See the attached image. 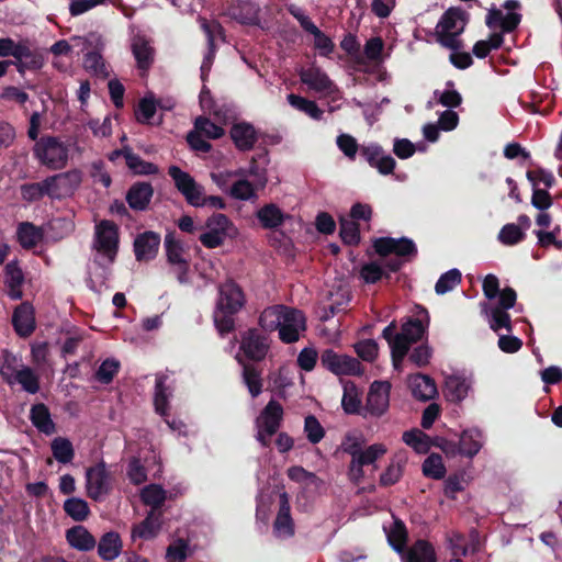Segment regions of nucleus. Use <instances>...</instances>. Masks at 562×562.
I'll list each match as a JSON object with an SVG mask.
<instances>
[{"label": "nucleus", "instance_id": "obj_1", "mask_svg": "<svg viewBox=\"0 0 562 562\" xmlns=\"http://www.w3.org/2000/svg\"><path fill=\"white\" fill-rule=\"evenodd\" d=\"M245 303L244 291L234 280L228 279L220 284L213 319L222 337L235 330L233 316L244 307Z\"/></svg>", "mask_w": 562, "mask_h": 562}, {"label": "nucleus", "instance_id": "obj_2", "mask_svg": "<svg viewBox=\"0 0 562 562\" xmlns=\"http://www.w3.org/2000/svg\"><path fill=\"white\" fill-rule=\"evenodd\" d=\"M468 16V12L459 7L449 8L436 26L437 43L445 48L460 50L463 47V42L459 36L465 29Z\"/></svg>", "mask_w": 562, "mask_h": 562}, {"label": "nucleus", "instance_id": "obj_3", "mask_svg": "<svg viewBox=\"0 0 562 562\" xmlns=\"http://www.w3.org/2000/svg\"><path fill=\"white\" fill-rule=\"evenodd\" d=\"M34 157L49 170L64 169L69 160V149L58 137L44 135L33 147Z\"/></svg>", "mask_w": 562, "mask_h": 562}, {"label": "nucleus", "instance_id": "obj_4", "mask_svg": "<svg viewBox=\"0 0 562 562\" xmlns=\"http://www.w3.org/2000/svg\"><path fill=\"white\" fill-rule=\"evenodd\" d=\"M119 243V227L114 222L102 220L95 225L93 248L111 263L116 259Z\"/></svg>", "mask_w": 562, "mask_h": 562}, {"label": "nucleus", "instance_id": "obj_5", "mask_svg": "<svg viewBox=\"0 0 562 562\" xmlns=\"http://www.w3.org/2000/svg\"><path fill=\"white\" fill-rule=\"evenodd\" d=\"M82 181V172L79 169H71L65 172L56 173L45 178L48 198L52 200H63L71 196L79 188Z\"/></svg>", "mask_w": 562, "mask_h": 562}, {"label": "nucleus", "instance_id": "obj_6", "mask_svg": "<svg viewBox=\"0 0 562 562\" xmlns=\"http://www.w3.org/2000/svg\"><path fill=\"white\" fill-rule=\"evenodd\" d=\"M373 248L381 257L395 255L406 261H412L418 254L416 244L408 237H380L373 241Z\"/></svg>", "mask_w": 562, "mask_h": 562}, {"label": "nucleus", "instance_id": "obj_7", "mask_svg": "<svg viewBox=\"0 0 562 562\" xmlns=\"http://www.w3.org/2000/svg\"><path fill=\"white\" fill-rule=\"evenodd\" d=\"M86 490L88 497L95 502L111 493V475L104 461H100L86 470Z\"/></svg>", "mask_w": 562, "mask_h": 562}, {"label": "nucleus", "instance_id": "obj_8", "mask_svg": "<svg viewBox=\"0 0 562 562\" xmlns=\"http://www.w3.org/2000/svg\"><path fill=\"white\" fill-rule=\"evenodd\" d=\"M391 383L389 381H374L369 389L363 417L371 415L381 417L390 405Z\"/></svg>", "mask_w": 562, "mask_h": 562}, {"label": "nucleus", "instance_id": "obj_9", "mask_svg": "<svg viewBox=\"0 0 562 562\" xmlns=\"http://www.w3.org/2000/svg\"><path fill=\"white\" fill-rule=\"evenodd\" d=\"M168 175L173 180L176 188L178 191L186 198V201L195 207H199L200 195L203 194V187L196 183L194 178L189 173L183 171L178 166H170L168 168Z\"/></svg>", "mask_w": 562, "mask_h": 562}, {"label": "nucleus", "instance_id": "obj_10", "mask_svg": "<svg viewBox=\"0 0 562 562\" xmlns=\"http://www.w3.org/2000/svg\"><path fill=\"white\" fill-rule=\"evenodd\" d=\"M240 350L247 359L261 361L269 350L268 337L257 328H249L241 336Z\"/></svg>", "mask_w": 562, "mask_h": 562}, {"label": "nucleus", "instance_id": "obj_11", "mask_svg": "<svg viewBox=\"0 0 562 562\" xmlns=\"http://www.w3.org/2000/svg\"><path fill=\"white\" fill-rule=\"evenodd\" d=\"M305 329L306 318L303 312L288 307L278 329L280 339L285 344H293L299 340L300 331Z\"/></svg>", "mask_w": 562, "mask_h": 562}, {"label": "nucleus", "instance_id": "obj_12", "mask_svg": "<svg viewBox=\"0 0 562 562\" xmlns=\"http://www.w3.org/2000/svg\"><path fill=\"white\" fill-rule=\"evenodd\" d=\"M160 234L146 231L138 234L133 243L135 259L138 262H148L156 258L160 246Z\"/></svg>", "mask_w": 562, "mask_h": 562}, {"label": "nucleus", "instance_id": "obj_13", "mask_svg": "<svg viewBox=\"0 0 562 562\" xmlns=\"http://www.w3.org/2000/svg\"><path fill=\"white\" fill-rule=\"evenodd\" d=\"M360 156L370 165L375 168L381 175L387 176L393 173L396 161L395 159L385 154L382 146L378 144H370L360 148Z\"/></svg>", "mask_w": 562, "mask_h": 562}, {"label": "nucleus", "instance_id": "obj_14", "mask_svg": "<svg viewBox=\"0 0 562 562\" xmlns=\"http://www.w3.org/2000/svg\"><path fill=\"white\" fill-rule=\"evenodd\" d=\"M12 63L18 72L23 76L27 70L37 71L42 69L45 64V59L37 48H32L30 42L24 40L21 49H19L15 59H12Z\"/></svg>", "mask_w": 562, "mask_h": 562}, {"label": "nucleus", "instance_id": "obj_15", "mask_svg": "<svg viewBox=\"0 0 562 562\" xmlns=\"http://www.w3.org/2000/svg\"><path fill=\"white\" fill-rule=\"evenodd\" d=\"M283 407L276 400H270L256 419L257 428H263L268 436L278 432L283 420Z\"/></svg>", "mask_w": 562, "mask_h": 562}, {"label": "nucleus", "instance_id": "obj_16", "mask_svg": "<svg viewBox=\"0 0 562 562\" xmlns=\"http://www.w3.org/2000/svg\"><path fill=\"white\" fill-rule=\"evenodd\" d=\"M12 325L20 337L26 338L34 333L36 327L34 307L30 302H22L14 308Z\"/></svg>", "mask_w": 562, "mask_h": 562}, {"label": "nucleus", "instance_id": "obj_17", "mask_svg": "<svg viewBox=\"0 0 562 562\" xmlns=\"http://www.w3.org/2000/svg\"><path fill=\"white\" fill-rule=\"evenodd\" d=\"M229 136L239 151H249L258 140V133L249 122L234 123L229 130Z\"/></svg>", "mask_w": 562, "mask_h": 562}, {"label": "nucleus", "instance_id": "obj_18", "mask_svg": "<svg viewBox=\"0 0 562 562\" xmlns=\"http://www.w3.org/2000/svg\"><path fill=\"white\" fill-rule=\"evenodd\" d=\"M154 195L150 182L138 181L133 183L126 192L125 199L128 206L137 212L146 211Z\"/></svg>", "mask_w": 562, "mask_h": 562}, {"label": "nucleus", "instance_id": "obj_19", "mask_svg": "<svg viewBox=\"0 0 562 562\" xmlns=\"http://www.w3.org/2000/svg\"><path fill=\"white\" fill-rule=\"evenodd\" d=\"M4 285L8 288V295L11 300H21L23 296L22 285L25 281L24 272L18 259L9 261L4 267Z\"/></svg>", "mask_w": 562, "mask_h": 562}, {"label": "nucleus", "instance_id": "obj_20", "mask_svg": "<svg viewBox=\"0 0 562 562\" xmlns=\"http://www.w3.org/2000/svg\"><path fill=\"white\" fill-rule=\"evenodd\" d=\"M408 386L412 391L413 397L422 402L432 400L438 393L434 379L423 373L411 375L408 379Z\"/></svg>", "mask_w": 562, "mask_h": 562}, {"label": "nucleus", "instance_id": "obj_21", "mask_svg": "<svg viewBox=\"0 0 562 562\" xmlns=\"http://www.w3.org/2000/svg\"><path fill=\"white\" fill-rule=\"evenodd\" d=\"M404 562H437V552L431 542L426 539H417L404 552Z\"/></svg>", "mask_w": 562, "mask_h": 562}, {"label": "nucleus", "instance_id": "obj_22", "mask_svg": "<svg viewBox=\"0 0 562 562\" xmlns=\"http://www.w3.org/2000/svg\"><path fill=\"white\" fill-rule=\"evenodd\" d=\"M30 420L42 434L50 436L56 432V424L52 419L49 408L44 403H36L31 406Z\"/></svg>", "mask_w": 562, "mask_h": 562}, {"label": "nucleus", "instance_id": "obj_23", "mask_svg": "<svg viewBox=\"0 0 562 562\" xmlns=\"http://www.w3.org/2000/svg\"><path fill=\"white\" fill-rule=\"evenodd\" d=\"M44 238V231L31 222H22L16 228V239L25 250L34 249Z\"/></svg>", "mask_w": 562, "mask_h": 562}, {"label": "nucleus", "instance_id": "obj_24", "mask_svg": "<svg viewBox=\"0 0 562 562\" xmlns=\"http://www.w3.org/2000/svg\"><path fill=\"white\" fill-rule=\"evenodd\" d=\"M66 540L70 547L79 551L94 549L97 541L92 533L82 525H77L66 531Z\"/></svg>", "mask_w": 562, "mask_h": 562}, {"label": "nucleus", "instance_id": "obj_25", "mask_svg": "<svg viewBox=\"0 0 562 562\" xmlns=\"http://www.w3.org/2000/svg\"><path fill=\"white\" fill-rule=\"evenodd\" d=\"M167 379L168 375L166 373H157L155 380V411L164 417L169 415V397L172 395V391L166 384Z\"/></svg>", "mask_w": 562, "mask_h": 562}, {"label": "nucleus", "instance_id": "obj_26", "mask_svg": "<svg viewBox=\"0 0 562 562\" xmlns=\"http://www.w3.org/2000/svg\"><path fill=\"white\" fill-rule=\"evenodd\" d=\"M301 81L317 92H329L334 86L329 77L319 68H308L300 72Z\"/></svg>", "mask_w": 562, "mask_h": 562}, {"label": "nucleus", "instance_id": "obj_27", "mask_svg": "<svg viewBox=\"0 0 562 562\" xmlns=\"http://www.w3.org/2000/svg\"><path fill=\"white\" fill-rule=\"evenodd\" d=\"M122 551V540L116 531L105 532L98 543V554L104 561H112Z\"/></svg>", "mask_w": 562, "mask_h": 562}, {"label": "nucleus", "instance_id": "obj_28", "mask_svg": "<svg viewBox=\"0 0 562 562\" xmlns=\"http://www.w3.org/2000/svg\"><path fill=\"white\" fill-rule=\"evenodd\" d=\"M239 364L243 367V382L247 386L251 397L256 398L262 392L261 370L251 363H246L240 357H237Z\"/></svg>", "mask_w": 562, "mask_h": 562}, {"label": "nucleus", "instance_id": "obj_29", "mask_svg": "<svg viewBox=\"0 0 562 562\" xmlns=\"http://www.w3.org/2000/svg\"><path fill=\"white\" fill-rule=\"evenodd\" d=\"M256 217L262 228L276 229L284 223L286 215L278 205L270 203L260 207L256 213Z\"/></svg>", "mask_w": 562, "mask_h": 562}, {"label": "nucleus", "instance_id": "obj_30", "mask_svg": "<svg viewBox=\"0 0 562 562\" xmlns=\"http://www.w3.org/2000/svg\"><path fill=\"white\" fill-rule=\"evenodd\" d=\"M470 384L468 380L460 375H450L445 381L443 393L449 402L459 403L468 395Z\"/></svg>", "mask_w": 562, "mask_h": 562}, {"label": "nucleus", "instance_id": "obj_31", "mask_svg": "<svg viewBox=\"0 0 562 562\" xmlns=\"http://www.w3.org/2000/svg\"><path fill=\"white\" fill-rule=\"evenodd\" d=\"M132 52L140 70H148L154 63V49L144 37H137L132 44Z\"/></svg>", "mask_w": 562, "mask_h": 562}, {"label": "nucleus", "instance_id": "obj_32", "mask_svg": "<svg viewBox=\"0 0 562 562\" xmlns=\"http://www.w3.org/2000/svg\"><path fill=\"white\" fill-rule=\"evenodd\" d=\"M286 310L288 307L284 305H274L265 308L259 316L260 327L267 331L279 329Z\"/></svg>", "mask_w": 562, "mask_h": 562}, {"label": "nucleus", "instance_id": "obj_33", "mask_svg": "<svg viewBox=\"0 0 562 562\" xmlns=\"http://www.w3.org/2000/svg\"><path fill=\"white\" fill-rule=\"evenodd\" d=\"M482 448L481 431L479 429H468L460 436L461 456L473 458Z\"/></svg>", "mask_w": 562, "mask_h": 562}, {"label": "nucleus", "instance_id": "obj_34", "mask_svg": "<svg viewBox=\"0 0 562 562\" xmlns=\"http://www.w3.org/2000/svg\"><path fill=\"white\" fill-rule=\"evenodd\" d=\"M408 532L405 524L400 519L395 518L394 522L387 532V541L390 546L398 553H403L407 548Z\"/></svg>", "mask_w": 562, "mask_h": 562}, {"label": "nucleus", "instance_id": "obj_35", "mask_svg": "<svg viewBox=\"0 0 562 562\" xmlns=\"http://www.w3.org/2000/svg\"><path fill=\"white\" fill-rule=\"evenodd\" d=\"M53 457L63 464L70 463L75 458V449L66 437H56L50 442Z\"/></svg>", "mask_w": 562, "mask_h": 562}, {"label": "nucleus", "instance_id": "obj_36", "mask_svg": "<svg viewBox=\"0 0 562 562\" xmlns=\"http://www.w3.org/2000/svg\"><path fill=\"white\" fill-rule=\"evenodd\" d=\"M64 510L75 521H85L90 515L88 503L79 497L67 498L64 503Z\"/></svg>", "mask_w": 562, "mask_h": 562}, {"label": "nucleus", "instance_id": "obj_37", "mask_svg": "<svg viewBox=\"0 0 562 562\" xmlns=\"http://www.w3.org/2000/svg\"><path fill=\"white\" fill-rule=\"evenodd\" d=\"M288 101L293 108L304 112L314 120H321L323 117L324 111L317 105L315 101L305 99L294 93H290L288 95Z\"/></svg>", "mask_w": 562, "mask_h": 562}, {"label": "nucleus", "instance_id": "obj_38", "mask_svg": "<svg viewBox=\"0 0 562 562\" xmlns=\"http://www.w3.org/2000/svg\"><path fill=\"white\" fill-rule=\"evenodd\" d=\"M142 502L154 510L159 509L166 501V491L158 484H149L140 492Z\"/></svg>", "mask_w": 562, "mask_h": 562}, {"label": "nucleus", "instance_id": "obj_39", "mask_svg": "<svg viewBox=\"0 0 562 562\" xmlns=\"http://www.w3.org/2000/svg\"><path fill=\"white\" fill-rule=\"evenodd\" d=\"M339 236L344 244L357 246L360 243V225L348 218L341 217L339 221Z\"/></svg>", "mask_w": 562, "mask_h": 562}, {"label": "nucleus", "instance_id": "obj_40", "mask_svg": "<svg viewBox=\"0 0 562 562\" xmlns=\"http://www.w3.org/2000/svg\"><path fill=\"white\" fill-rule=\"evenodd\" d=\"M45 179L41 182L23 183L20 187L22 200L27 203L41 201L44 196H48Z\"/></svg>", "mask_w": 562, "mask_h": 562}, {"label": "nucleus", "instance_id": "obj_41", "mask_svg": "<svg viewBox=\"0 0 562 562\" xmlns=\"http://www.w3.org/2000/svg\"><path fill=\"white\" fill-rule=\"evenodd\" d=\"M160 529V524L155 522L153 514H149L142 522L132 529V538H140L144 540L154 539Z\"/></svg>", "mask_w": 562, "mask_h": 562}, {"label": "nucleus", "instance_id": "obj_42", "mask_svg": "<svg viewBox=\"0 0 562 562\" xmlns=\"http://www.w3.org/2000/svg\"><path fill=\"white\" fill-rule=\"evenodd\" d=\"M83 66L86 70L99 77L109 75L106 64L101 55V50H91L83 56Z\"/></svg>", "mask_w": 562, "mask_h": 562}, {"label": "nucleus", "instance_id": "obj_43", "mask_svg": "<svg viewBox=\"0 0 562 562\" xmlns=\"http://www.w3.org/2000/svg\"><path fill=\"white\" fill-rule=\"evenodd\" d=\"M126 166L135 175L149 176L156 175L159 171L155 164L144 160L139 155L133 151L126 157Z\"/></svg>", "mask_w": 562, "mask_h": 562}, {"label": "nucleus", "instance_id": "obj_44", "mask_svg": "<svg viewBox=\"0 0 562 562\" xmlns=\"http://www.w3.org/2000/svg\"><path fill=\"white\" fill-rule=\"evenodd\" d=\"M413 342L401 333L395 335V339L390 344L392 362L394 368H398L409 351Z\"/></svg>", "mask_w": 562, "mask_h": 562}, {"label": "nucleus", "instance_id": "obj_45", "mask_svg": "<svg viewBox=\"0 0 562 562\" xmlns=\"http://www.w3.org/2000/svg\"><path fill=\"white\" fill-rule=\"evenodd\" d=\"M14 380L30 394H36L40 391V379L30 367H22Z\"/></svg>", "mask_w": 562, "mask_h": 562}, {"label": "nucleus", "instance_id": "obj_46", "mask_svg": "<svg viewBox=\"0 0 562 562\" xmlns=\"http://www.w3.org/2000/svg\"><path fill=\"white\" fill-rule=\"evenodd\" d=\"M165 248L167 260L171 265H180L187 262L182 257L183 247L180 240L176 239L173 233H168L165 237Z\"/></svg>", "mask_w": 562, "mask_h": 562}, {"label": "nucleus", "instance_id": "obj_47", "mask_svg": "<svg viewBox=\"0 0 562 562\" xmlns=\"http://www.w3.org/2000/svg\"><path fill=\"white\" fill-rule=\"evenodd\" d=\"M526 238V233L514 223L504 225L498 233V240L506 246H514Z\"/></svg>", "mask_w": 562, "mask_h": 562}, {"label": "nucleus", "instance_id": "obj_48", "mask_svg": "<svg viewBox=\"0 0 562 562\" xmlns=\"http://www.w3.org/2000/svg\"><path fill=\"white\" fill-rule=\"evenodd\" d=\"M402 439L417 452H427L429 449V436L419 429L404 431Z\"/></svg>", "mask_w": 562, "mask_h": 562}, {"label": "nucleus", "instance_id": "obj_49", "mask_svg": "<svg viewBox=\"0 0 562 562\" xmlns=\"http://www.w3.org/2000/svg\"><path fill=\"white\" fill-rule=\"evenodd\" d=\"M404 464L405 461L403 459H393L385 471L380 475V485L391 486L397 483L403 475Z\"/></svg>", "mask_w": 562, "mask_h": 562}, {"label": "nucleus", "instance_id": "obj_50", "mask_svg": "<svg viewBox=\"0 0 562 562\" xmlns=\"http://www.w3.org/2000/svg\"><path fill=\"white\" fill-rule=\"evenodd\" d=\"M462 274L458 269H451L440 276L435 285L437 294L441 295L453 290L459 283H461Z\"/></svg>", "mask_w": 562, "mask_h": 562}, {"label": "nucleus", "instance_id": "obj_51", "mask_svg": "<svg viewBox=\"0 0 562 562\" xmlns=\"http://www.w3.org/2000/svg\"><path fill=\"white\" fill-rule=\"evenodd\" d=\"M423 473L427 477L435 480H441L445 477L446 468L442 463V459L437 453H431L423 463Z\"/></svg>", "mask_w": 562, "mask_h": 562}, {"label": "nucleus", "instance_id": "obj_52", "mask_svg": "<svg viewBox=\"0 0 562 562\" xmlns=\"http://www.w3.org/2000/svg\"><path fill=\"white\" fill-rule=\"evenodd\" d=\"M194 130L211 139L221 138L225 131L206 116H198L194 121Z\"/></svg>", "mask_w": 562, "mask_h": 562}, {"label": "nucleus", "instance_id": "obj_53", "mask_svg": "<svg viewBox=\"0 0 562 562\" xmlns=\"http://www.w3.org/2000/svg\"><path fill=\"white\" fill-rule=\"evenodd\" d=\"M304 434L311 443L316 445L324 439L326 431L316 416L311 414L304 419Z\"/></svg>", "mask_w": 562, "mask_h": 562}, {"label": "nucleus", "instance_id": "obj_54", "mask_svg": "<svg viewBox=\"0 0 562 562\" xmlns=\"http://www.w3.org/2000/svg\"><path fill=\"white\" fill-rule=\"evenodd\" d=\"M360 277L368 284H374L382 279L390 280L391 276L378 262H368L360 269Z\"/></svg>", "mask_w": 562, "mask_h": 562}, {"label": "nucleus", "instance_id": "obj_55", "mask_svg": "<svg viewBox=\"0 0 562 562\" xmlns=\"http://www.w3.org/2000/svg\"><path fill=\"white\" fill-rule=\"evenodd\" d=\"M120 370V362L113 358L105 359L94 373V378L102 384H109Z\"/></svg>", "mask_w": 562, "mask_h": 562}, {"label": "nucleus", "instance_id": "obj_56", "mask_svg": "<svg viewBox=\"0 0 562 562\" xmlns=\"http://www.w3.org/2000/svg\"><path fill=\"white\" fill-rule=\"evenodd\" d=\"M426 326L419 318H408L402 325L400 333L414 344L423 338Z\"/></svg>", "mask_w": 562, "mask_h": 562}, {"label": "nucleus", "instance_id": "obj_57", "mask_svg": "<svg viewBox=\"0 0 562 562\" xmlns=\"http://www.w3.org/2000/svg\"><path fill=\"white\" fill-rule=\"evenodd\" d=\"M126 475L134 485H140L147 481V471L139 458L133 457L128 461Z\"/></svg>", "mask_w": 562, "mask_h": 562}, {"label": "nucleus", "instance_id": "obj_58", "mask_svg": "<svg viewBox=\"0 0 562 562\" xmlns=\"http://www.w3.org/2000/svg\"><path fill=\"white\" fill-rule=\"evenodd\" d=\"M18 358L10 351L4 350L2 356V363L0 366V374L9 384L12 383V378L16 376Z\"/></svg>", "mask_w": 562, "mask_h": 562}, {"label": "nucleus", "instance_id": "obj_59", "mask_svg": "<svg viewBox=\"0 0 562 562\" xmlns=\"http://www.w3.org/2000/svg\"><path fill=\"white\" fill-rule=\"evenodd\" d=\"M355 350L363 361L372 362L378 357L379 346L373 339H364L355 345Z\"/></svg>", "mask_w": 562, "mask_h": 562}, {"label": "nucleus", "instance_id": "obj_60", "mask_svg": "<svg viewBox=\"0 0 562 562\" xmlns=\"http://www.w3.org/2000/svg\"><path fill=\"white\" fill-rule=\"evenodd\" d=\"M386 451L385 445L373 443L366 450H362L357 460L360 462V465L373 464L380 457L384 456Z\"/></svg>", "mask_w": 562, "mask_h": 562}, {"label": "nucleus", "instance_id": "obj_61", "mask_svg": "<svg viewBox=\"0 0 562 562\" xmlns=\"http://www.w3.org/2000/svg\"><path fill=\"white\" fill-rule=\"evenodd\" d=\"M229 193L234 199L243 201H247L256 196V190L254 186L251 182L245 179L234 182Z\"/></svg>", "mask_w": 562, "mask_h": 562}, {"label": "nucleus", "instance_id": "obj_62", "mask_svg": "<svg viewBox=\"0 0 562 562\" xmlns=\"http://www.w3.org/2000/svg\"><path fill=\"white\" fill-rule=\"evenodd\" d=\"M156 102L151 98H143L138 103L136 110V120L142 124H147L156 114Z\"/></svg>", "mask_w": 562, "mask_h": 562}, {"label": "nucleus", "instance_id": "obj_63", "mask_svg": "<svg viewBox=\"0 0 562 562\" xmlns=\"http://www.w3.org/2000/svg\"><path fill=\"white\" fill-rule=\"evenodd\" d=\"M492 321H491V328L494 331H498L499 329H507L508 331H512V321L510 315L507 313V311H504L498 307H494L492 310Z\"/></svg>", "mask_w": 562, "mask_h": 562}, {"label": "nucleus", "instance_id": "obj_64", "mask_svg": "<svg viewBox=\"0 0 562 562\" xmlns=\"http://www.w3.org/2000/svg\"><path fill=\"white\" fill-rule=\"evenodd\" d=\"M341 359L342 355H338L333 349H326L322 352L321 363L328 371L339 375Z\"/></svg>", "mask_w": 562, "mask_h": 562}]
</instances>
